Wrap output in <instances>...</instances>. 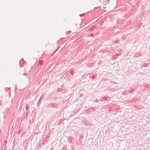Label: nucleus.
Wrapping results in <instances>:
<instances>
[{"instance_id":"1","label":"nucleus","mask_w":150,"mask_h":150,"mask_svg":"<svg viewBox=\"0 0 150 150\" xmlns=\"http://www.w3.org/2000/svg\"><path fill=\"white\" fill-rule=\"evenodd\" d=\"M43 64V62L42 61H40L38 63V65H41Z\"/></svg>"}]
</instances>
